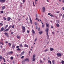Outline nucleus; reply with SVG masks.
I'll use <instances>...</instances> for the list:
<instances>
[{"label": "nucleus", "mask_w": 64, "mask_h": 64, "mask_svg": "<svg viewBox=\"0 0 64 64\" xmlns=\"http://www.w3.org/2000/svg\"><path fill=\"white\" fill-rule=\"evenodd\" d=\"M6 0H0V2L4 3V2H5Z\"/></svg>", "instance_id": "423d86ee"}, {"label": "nucleus", "mask_w": 64, "mask_h": 64, "mask_svg": "<svg viewBox=\"0 0 64 64\" xmlns=\"http://www.w3.org/2000/svg\"><path fill=\"white\" fill-rule=\"evenodd\" d=\"M24 46H25L26 47H28V46L26 45V44H24Z\"/></svg>", "instance_id": "cd10ccee"}, {"label": "nucleus", "mask_w": 64, "mask_h": 64, "mask_svg": "<svg viewBox=\"0 0 64 64\" xmlns=\"http://www.w3.org/2000/svg\"><path fill=\"white\" fill-rule=\"evenodd\" d=\"M0 26H3V24L2 23H0Z\"/></svg>", "instance_id": "e433bc0d"}, {"label": "nucleus", "mask_w": 64, "mask_h": 64, "mask_svg": "<svg viewBox=\"0 0 64 64\" xmlns=\"http://www.w3.org/2000/svg\"><path fill=\"white\" fill-rule=\"evenodd\" d=\"M40 63H42V60H40Z\"/></svg>", "instance_id": "e2e57ef3"}, {"label": "nucleus", "mask_w": 64, "mask_h": 64, "mask_svg": "<svg viewBox=\"0 0 64 64\" xmlns=\"http://www.w3.org/2000/svg\"><path fill=\"white\" fill-rule=\"evenodd\" d=\"M12 63H14V61H13Z\"/></svg>", "instance_id": "774afa93"}, {"label": "nucleus", "mask_w": 64, "mask_h": 64, "mask_svg": "<svg viewBox=\"0 0 64 64\" xmlns=\"http://www.w3.org/2000/svg\"><path fill=\"white\" fill-rule=\"evenodd\" d=\"M12 48L13 49H14V48H15V45H14V44H13L12 46Z\"/></svg>", "instance_id": "1a4fd4ad"}, {"label": "nucleus", "mask_w": 64, "mask_h": 64, "mask_svg": "<svg viewBox=\"0 0 64 64\" xmlns=\"http://www.w3.org/2000/svg\"><path fill=\"white\" fill-rule=\"evenodd\" d=\"M23 62H24V63H25V62H24V61H22V64H24V63H23Z\"/></svg>", "instance_id": "09e8293b"}, {"label": "nucleus", "mask_w": 64, "mask_h": 64, "mask_svg": "<svg viewBox=\"0 0 64 64\" xmlns=\"http://www.w3.org/2000/svg\"><path fill=\"white\" fill-rule=\"evenodd\" d=\"M46 27L49 28V24H48L47 23H46Z\"/></svg>", "instance_id": "9d476101"}, {"label": "nucleus", "mask_w": 64, "mask_h": 64, "mask_svg": "<svg viewBox=\"0 0 64 64\" xmlns=\"http://www.w3.org/2000/svg\"><path fill=\"white\" fill-rule=\"evenodd\" d=\"M12 28H14V25H13L12 27Z\"/></svg>", "instance_id": "c03bdc74"}, {"label": "nucleus", "mask_w": 64, "mask_h": 64, "mask_svg": "<svg viewBox=\"0 0 64 64\" xmlns=\"http://www.w3.org/2000/svg\"><path fill=\"white\" fill-rule=\"evenodd\" d=\"M25 53V52L23 51L20 54V56H22L24 55V53Z\"/></svg>", "instance_id": "39448f33"}, {"label": "nucleus", "mask_w": 64, "mask_h": 64, "mask_svg": "<svg viewBox=\"0 0 64 64\" xmlns=\"http://www.w3.org/2000/svg\"><path fill=\"white\" fill-rule=\"evenodd\" d=\"M50 16L51 17H53V16L52 14H50Z\"/></svg>", "instance_id": "3c124183"}, {"label": "nucleus", "mask_w": 64, "mask_h": 64, "mask_svg": "<svg viewBox=\"0 0 64 64\" xmlns=\"http://www.w3.org/2000/svg\"><path fill=\"white\" fill-rule=\"evenodd\" d=\"M16 37L18 39H19L20 38V36L18 35H17L16 36Z\"/></svg>", "instance_id": "393cba45"}, {"label": "nucleus", "mask_w": 64, "mask_h": 64, "mask_svg": "<svg viewBox=\"0 0 64 64\" xmlns=\"http://www.w3.org/2000/svg\"><path fill=\"white\" fill-rule=\"evenodd\" d=\"M49 31V29L47 28L46 29V35H47L48 37V38H49V36L48 35V31Z\"/></svg>", "instance_id": "f03ea898"}, {"label": "nucleus", "mask_w": 64, "mask_h": 64, "mask_svg": "<svg viewBox=\"0 0 64 64\" xmlns=\"http://www.w3.org/2000/svg\"><path fill=\"white\" fill-rule=\"evenodd\" d=\"M24 56H22V57H20L22 59H23V58H24Z\"/></svg>", "instance_id": "c9c22d12"}, {"label": "nucleus", "mask_w": 64, "mask_h": 64, "mask_svg": "<svg viewBox=\"0 0 64 64\" xmlns=\"http://www.w3.org/2000/svg\"><path fill=\"white\" fill-rule=\"evenodd\" d=\"M11 18L10 17H8L7 18L8 21H10V20H11Z\"/></svg>", "instance_id": "6e6552de"}, {"label": "nucleus", "mask_w": 64, "mask_h": 64, "mask_svg": "<svg viewBox=\"0 0 64 64\" xmlns=\"http://www.w3.org/2000/svg\"><path fill=\"white\" fill-rule=\"evenodd\" d=\"M61 63L62 64H64V61L63 60H62Z\"/></svg>", "instance_id": "b1692460"}, {"label": "nucleus", "mask_w": 64, "mask_h": 64, "mask_svg": "<svg viewBox=\"0 0 64 64\" xmlns=\"http://www.w3.org/2000/svg\"><path fill=\"white\" fill-rule=\"evenodd\" d=\"M51 28L52 29H53V26H52Z\"/></svg>", "instance_id": "338daca9"}, {"label": "nucleus", "mask_w": 64, "mask_h": 64, "mask_svg": "<svg viewBox=\"0 0 64 64\" xmlns=\"http://www.w3.org/2000/svg\"><path fill=\"white\" fill-rule=\"evenodd\" d=\"M56 13H59V11H58L57 12H56Z\"/></svg>", "instance_id": "4d7b16f0"}, {"label": "nucleus", "mask_w": 64, "mask_h": 64, "mask_svg": "<svg viewBox=\"0 0 64 64\" xmlns=\"http://www.w3.org/2000/svg\"><path fill=\"white\" fill-rule=\"evenodd\" d=\"M3 59V60H4V62H6V61H5V59L4 58H2V56H0V61H1V60H2V59Z\"/></svg>", "instance_id": "f257e3e1"}, {"label": "nucleus", "mask_w": 64, "mask_h": 64, "mask_svg": "<svg viewBox=\"0 0 64 64\" xmlns=\"http://www.w3.org/2000/svg\"><path fill=\"white\" fill-rule=\"evenodd\" d=\"M13 33H14V32H11V34H13Z\"/></svg>", "instance_id": "49530a36"}, {"label": "nucleus", "mask_w": 64, "mask_h": 64, "mask_svg": "<svg viewBox=\"0 0 64 64\" xmlns=\"http://www.w3.org/2000/svg\"><path fill=\"white\" fill-rule=\"evenodd\" d=\"M38 28V27H37V26H36V29H37Z\"/></svg>", "instance_id": "0e129e2a"}, {"label": "nucleus", "mask_w": 64, "mask_h": 64, "mask_svg": "<svg viewBox=\"0 0 64 64\" xmlns=\"http://www.w3.org/2000/svg\"><path fill=\"white\" fill-rule=\"evenodd\" d=\"M40 28H38V31H40Z\"/></svg>", "instance_id": "69168bd1"}, {"label": "nucleus", "mask_w": 64, "mask_h": 64, "mask_svg": "<svg viewBox=\"0 0 64 64\" xmlns=\"http://www.w3.org/2000/svg\"><path fill=\"white\" fill-rule=\"evenodd\" d=\"M43 60H44L45 61L46 60L45 58H43Z\"/></svg>", "instance_id": "13d9d810"}, {"label": "nucleus", "mask_w": 64, "mask_h": 64, "mask_svg": "<svg viewBox=\"0 0 64 64\" xmlns=\"http://www.w3.org/2000/svg\"><path fill=\"white\" fill-rule=\"evenodd\" d=\"M48 62L49 63H50V64H52V63H51V62L50 60H48Z\"/></svg>", "instance_id": "a211bd4d"}, {"label": "nucleus", "mask_w": 64, "mask_h": 64, "mask_svg": "<svg viewBox=\"0 0 64 64\" xmlns=\"http://www.w3.org/2000/svg\"><path fill=\"white\" fill-rule=\"evenodd\" d=\"M8 44L9 45V46L10 47L11 46V43H9Z\"/></svg>", "instance_id": "7c9ffc66"}, {"label": "nucleus", "mask_w": 64, "mask_h": 64, "mask_svg": "<svg viewBox=\"0 0 64 64\" xmlns=\"http://www.w3.org/2000/svg\"><path fill=\"white\" fill-rule=\"evenodd\" d=\"M13 57L12 56H11L10 57V59L11 60H13Z\"/></svg>", "instance_id": "72a5a7b5"}, {"label": "nucleus", "mask_w": 64, "mask_h": 64, "mask_svg": "<svg viewBox=\"0 0 64 64\" xmlns=\"http://www.w3.org/2000/svg\"><path fill=\"white\" fill-rule=\"evenodd\" d=\"M62 14H60V16H62Z\"/></svg>", "instance_id": "603ef678"}, {"label": "nucleus", "mask_w": 64, "mask_h": 64, "mask_svg": "<svg viewBox=\"0 0 64 64\" xmlns=\"http://www.w3.org/2000/svg\"><path fill=\"white\" fill-rule=\"evenodd\" d=\"M19 46H20V47H23V45L22 44H20L19 45Z\"/></svg>", "instance_id": "aec40b11"}, {"label": "nucleus", "mask_w": 64, "mask_h": 64, "mask_svg": "<svg viewBox=\"0 0 64 64\" xmlns=\"http://www.w3.org/2000/svg\"><path fill=\"white\" fill-rule=\"evenodd\" d=\"M28 61V62L29 61L28 58H26L24 60V61Z\"/></svg>", "instance_id": "2eb2a0df"}, {"label": "nucleus", "mask_w": 64, "mask_h": 64, "mask_svg": "<svg viewBox=\"0 0 64 64\" xmlns=\"http://www.w3.org/2000/svg\"><path fill=\"white\" fill-rule=\"evenodd\" d=\"M3 19L4 20H6V18H5V17H4Z\"/></svg>", "instance_id": "f704fd0d"}, {"label": "nucleus", "mask_w": 64, "mask_h": 64, "mask_svg": "<svg viewBox=\"0 0 64 64\" xmlns=\"http://www.w3.org/2000/svg\"><path fill=\"white\" fill-rule=\"evenodd\" d=\"M11 27H12V26H11V25H10V26H9V29H10V28Z\"/></svg>", "instance_id": "2f4dec72"}, {"label": "nucleus", "mask_w": 64, "mask_h": 64, "mask_svg": "<svg viewBox=\"0 0 64 64\" xmlns=\"http://www.w3.org/2000/svg\"><path fill=\"white\" fill-rule=\"evenodd\" d=\"M17 50H18V51H20V50H21V49L19 48H18L16 49Z\"/></svg>", "instance_id": "473e14b6"}, {"label": "nucleus", "mask_w": 64, "mask_h": 64, "mask_svg": "<svg viewBox=\"0 0 64 64\" xmlns=\"http://www.w3.org/2000/svg\"><path fill=\"white\" fill-rule=\"evenodd\" d=\"M4 34H5V35L7 37H8L9 36H8V33L7 32H5Z\"/></svg>", "instance_id": "0eeeda50"}, {"label": "nucleus", "mask_w": 64, "mask_h": 64, "mask_svg": "<svg viewBox=\"0 0 64 64\" xmlns=\"http://www.w3.org/2000/svg\"><path fill=\"white\" fill-rule=\"evenodd\" d=\"M34 24L35 25H37V22H35Z\"/></svg>", "instance_id": "a18cd8bd"}, {"label": "nucleus", "mask_w": 64, "mask_h": 64, "mask_svg": "<svg viewBox=\"0 0 64 64\" xmlns=\"http://www.w3.org/2000/svg\"><path fill=\"white\" fill-rule=\"evenodd\" d=\"M13 52L11 51V52H10L9 53H8V54H9V55H11V54H13Z\"/></svg>", "instance_id": "9b49d317"}, {"label": "nucleus", "mask_w": 64, "mask_h": 64, "mask_svg": "<svg viewBox=\"0 0 64 64\" xmlns=\"http://www.w3.org/2000/svg\"><path fill=\"white\" fill-rule=\"evenodd\" d=\"M23 2L24 3H25V0H23Z\"/></svg>", "instance_id": "8fccbe9b"}, {"label": "nucleus", "mask_w": 64, "mask_h": 64, "mask_svg": "<svg viewBox=\"0 0 64 64\" xmlns=\"http://www.w3.org/2000/svg\"><path fill=\"white\" fill-rule=\"evenodd\" d=\"M37 40V38H36L35 39V40H34V41H36V40Z\"/></svg>", "instance_id": "37998d69"}, {"label": "nucleus", "mask_w": 64, "mask_h": 64, "mask_svg": "<svg viewBox=\"0 0 64 64\" xmlns=\"http://www.w3.org/2000/svg\"><path fill=\"white\" fill-rule=\"evenodd\" d=\"M56 25V26L58 27H59V26H60V25H59V24L58 23H57Z\"/></svg>", "instance_id": "ddd939ff"}, {"label": "nucleus", "mask_w": 64, "mask_h": 64, "mask_svg": "<svg viewBox=\"0 0 64 64\" xmlns=\"http://www.w3.org/2000/svg\"><path fill=\"white\" fill-rule=\"evenodd\" d=\"M62 2H63V3H64V0H62Z\"/></svg>", "instance_id": "680f3d73"}, {"label": "nucleus", "mask_w": 64, "mask_h": 64, "mask_svg": "<svg viewBox=\"0 0 64 64\" xmlns=\"http://www.w3.org/2000/svg\"><path fill=\"white\" fill-rule=\"evenodd\" d=\"M1 30L2 31H4V27H2L1 28Z\"/></svg>", "instance_id": "4be33fe9"}, {"label": "nucleus", "mask_w": 64, "mask_h": 64, "mask_svg": "<svg viewBox=\"0 0 64 64\" xmlns=\"http://www.w3.org/2000/svg\"><path fill=\"white\" fill-rule=\"evenodd\" d=\"M8 25H6V27H8Z\"/></svg>", "instance_id": "bf43d9fd"}, {"label": "nucleus", "mask_w": 64, "mask_h": 64, "mask_svg": "<svg viewBox=\"0 0 64 64\" xmlns=\"http://www.w3.org/2000/svg\"><path fill=\"white\" fill-rule=\"evenodd\" d=\"M56 55L58 56H59V57L61 56V54L60 53H57Z\"/></svg>", "instance_id": "20e7f679"}, {"label": "nucleus", "mask_w": 64, "mask_h": 64, "mask_svg": "<svg viewBox=\"0 0 64 64\" xmlns=\"http://www.w3.org/2000/svg\"><path fill=\"white\" fill-rule=\"evenodd\" d=\"M9 28H8L6 29V30H4V32H5V31H6L7 32V31H8V30H9Z\"/></svg>", "instance_id": "f3484780"}, {"label": "nucleus", "mask_w": 64, "mask_h": 64, "mask_svg": "<svg viewBox=\"0 0 64 64\" xmlns=\"http://www.w3.org/2000/svg\"><path fill=\"white\" fill-rule=\"evenodd\" d=\"M45 11V10H42L43 12H44Z\"/></svg>", "instance_id": "ea45409f"}, {"label": "nucleus", "mask_w": 64, "mask_h": 64, "mask_svg": "<svg viewBox=\"0 0 64 64\" xmlns=\"http://www.w3.org/2000/svg\"><path fill=\"white\" fill-rule=\"evenodd\" d=\"M48 51V49H46V50H45L44 51V52H46V51Z\"/></svg>", "instance_id": "4c0bfd02"}, {"label": "nucleus", "mask_w": 64, "mask_h": 64, "mask_svg": "<svg viewBox=\"0 0 64 64\" xmlns=\"http://www.w3.org/2000/svg\"><path fill=\"white\" fill-rule=\"evenodd\" d=\"M25 32V30H23L22 31V32L23 33Z\"/></svg>", "instance_id": "a19ab883"}, {"label": "nucleus", "mask_w": 64, "mask_h": 64, "mask_svg": "<svg viewBox=\"0 0 64 64\" xmlns=\"http://www.w3.org/2000/svg\"><path fill=\"white\" fill-rule=\"evenodd\" d=\"M42 10H45V7H44L42 8Z\"/></svg>", "instance_id": "58836bf2"}, {"label": "nucleus", "mask_w": 64, "mask_h": 64, "mask_svg": "<svg viewBox=\"0 0 64 64\" xmlns=\"http://www.w3.org/2000/svg\"><path fill=\"white\" fill-rule=\"evenodd\" d=\"M56 22H57V23H59L60 22H59V20H57Z\"/></svg>", "instance_id": "79ce46f5"}, {"label": "nucleus", "mask_w": 64, "mask_h": 64, "mask_svg": "<svg viewBox=\"0 0 64 64\" xmlns=\"http://www.w3.org/2000/svg\"><path fill=\"white\" fill-rule=\"evenodd\" d=\"M27 32L28 33H29V31L28 30H27Z\"/></svg>", "instance_id": "5fc2aeb1"}, {"label": "nucleus", "mask_w": 64, "mask_h": 64, "mask_svg": "<svg viewBox=\"0 0 64 64\" xmlns=\"http://www.w3.org/2000/svg\"><path fill=\"white\" fill-rule=\"evenodd\" d=\"M50 14H51V13H49L48 14V15H50Z\"/></svg>", "instance_id": "de8ad7c7"}, {"label": "nucleus", "mask_w": 64, "mask_h": 64, "mask_svg": "<svg viewBox=\"0 0 64 64\" xmlns=\"http://www.w3.org/2000/svg\"><path fill=\"white\" fill-rule=\"evenodd\" d=\"M54 62H55L54 60H53L52 61V64H54Z\"/></svg>", "instance_id": "c756f323"}, {"label": "nucleus", "mask_w": 64, "mask_h": 64, "mask_svg": "<svg viewBox=\"0 0 64 64\" xmlns=\"http://www.w3.org/2000/svg\"><path fill=\"white\" fill-rule=\"evenodd\" d=\"M42 32H39V34H40H40H42Z\"/></svg>", "instance_id": "a878e982"}, {"label": "nucleus", "mask_w": 64, "mask_h": 64, "mask_svg": "<svg viewBox=\"0 0 64 64\" xmlns=\"http://www.w3.org/2000/svg\"><path fill=\"white\" fill-rule=\"evenodd\" d=\"M36 18H37L38 15L37 14H36Z\"/></svg>", "instance_id": "6e6d98bb"}, {"label": "nucleus", "mask_w": 64, "mask_h": 64, "mask_svg": "<svg viewBox=\"0 0 64 64\" xmlns=\"http://www.w3.org/2000/svg\"><path fill=\"white\" fill-rule=\"evenodd\" d=\"M35 55H34L32 57V61H34H34H35Z\"/></svg>", "instance_id": "7ed1b4c3"}, {"label": "nucleus", "mask_w": 64, "mask_h": 64, "mask_svg": "<svg viewBox=\"0 0 64 64\" xmlns=\"http://www.w3.org/2000/svg\"><path fill=\"white\" fill-rule=\"evenodd\" d=\"M30 24H32V20H31V18H30Z\"/></svg>", "instance_id": "f8f14e48"}, {"label": "nucleus", "mask_w": 64, "mask_h": 64, "mask_svg": "<svg viewBox=\"0 0 64 64\" xmlns=\"http://www.w3.org/2000/svg\"><path fill=\"white\" fill-rule=\"evenodd\" d=\"M50 50L51 51H53V48H50Z\"/></svg>", "instance_id": "5701e85b"}, {"label": "nucleus", "mask_w": 64, "mask_h": 64, "mask_svg": "<svg viewBox=\"0 0 64 64\" xmlns=\"http://www.w3.org/2000/svg\"><path fill=\"white\" fill-rule=\"evenodd\" d=\"M22 28L23 30H25V27L24 26H22Z\"/></svg>", "instance_id": "4468645a"}, {"label": "nucleus", "mask_w": 64, "mask_h": 64, "mask_svg": "<svg viewBox=\"0 0 64 64\" xmlns=\"http://www.w3.org/2000/svg\"><path fill=\"white\" fill-rule=\"evenodd\" d=\"M44 26H45V25L44 24H42V28H43V27H44Z\"/></svg>", "instance_id": "c85d7f7f"}, {"label": "nucleus", "mask_w": 64, "mask_h": 64, "mask_svg": "<svg viewBox=\"0 0 64 64\" xmlns=\"http://www.w3.org/2000/svg\"><path fill=\"white\" fill-rule=\"evenodd\" d=\"M16 48H19V46H17L16 47Z\"/></svg>", "instance_id": "052dcab7"}, {"label": "nucleus", "mask_w": 64, "mask_h": 64, "mask_svg": "<svg viewBox=\"0 0 64 64\" xmlns=\"http://www.w3.org/2000/svg\"><path fill=\"white\" fill-rule=\"evenodd\" d=\"M5 42H6V43H7H7H8V41H6Z\"/></svg>", "instance_id": "864d4df0"}, {"label": "nucleus", "mask_w": 64, "mask_h": 64, "mask_svg": "<svg viewBox=\"0 0 64 64\" xmlns=\"http://www.w3.org/2000/svg\"><path fill=\"white\" fill-rule=\"evenodd\" d=\"M5 8V6H3L2 7V10H3V9H4Z\"/></svg>", "instance_id": "412c9836"}, {"label": "nucleus", "mask_w": 64, "mask_h": 64, "mask_svg": "<svg viewBox=\"0 0 64 64\" xmlns=\"http://www.w3.org/2000/svg\"><path fill=\"white\" fill-rule=\"evenodd\" d=\"M0 13L2 14V13H4V11L3 10H2L1 11H0Z\"/></svg>", "instance_id": "bb28decb"}, {"label": "nucleus", "mask_w": 64, "mask_h": 64, "mask_svg": "<svg viewBox=\"0 0 64 64\" xmlns=\"http://www.w3.org/2000/svg\"><path fill=\"white\" fill-rule=\"evenodd\" d=\"M32 31L33 34H34V33H35V31H34V30H32Z\"/></svg>", "instance_id": "6ab92c4d"}, {"label": "nucleus", "mask_w": 64, "mask_h": 64, "mask_svg": "<svg viewBox=\"0 0 64 64\" xmlns=\"http://www.w3.org/2000/svg\"><path fill=\"white\" fill-rule=\"evenodd\" d=\"M0 44L2 45H4V43H3V42H0Z\"/></svg>", "instance_id": "dca6fc26"}]
</instances>
